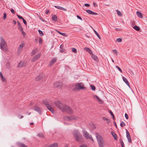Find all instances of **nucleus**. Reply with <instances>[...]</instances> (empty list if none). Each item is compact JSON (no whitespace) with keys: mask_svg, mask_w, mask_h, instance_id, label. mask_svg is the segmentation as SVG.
<instances>
[{"mask_svg":"<svg viewBox=\"0 0 147 147\" xmlns=\"http://www.w3.org/2000/svg\"><path fill=\"white\" fill-rule=\"evenodd\" d=\"M25 65L23 61L20 62L19 64L18 67H21Z\"/></svg>","mask_w":147,"mask_h":147,"instance_id":"a878e982","label":"nucleus"},{"mask_svg":"<svg viewBox=\"0 0 147 147\" xmlns=\"http://www.w3.org/2000/svg\"><path fill=\"white\" fill-rule=\"evenodd\" d=\"M90 87L92 90H95L96 88L95 86L92 85H90Z\"/></svg>","mask_w":147,"mask_h":147,"instance_id":"58836bf2","label":"nucleus"},{"mask_svg":"<svg viewBox=\"0 0 147 147\" xmlns=\"http://www.w3.org/2000/svg\"><path fill=\"white\" fill-rule=\"evenodd\" d=\"M93 5L94 6V7H96L98 6V5L97 4H96L95 3H94V2L93 3Z\"/></svg>","mask_w":147,"mask_h":147,"instance_id":"13d9d810","label":"nucleus"},{"mask_svg":"<svg viewBox=\"0 0 147 147\" xmlns=\"http://www.w3.org/2000/svg\"><path fill=\"white\" fill-rule=\"evenodd\" d=\"M126 137L128 139L129 142L130 143L131 142V140L130 134L128 131L126 129Z\"/></svg>","mask_w":147,"mask_h":147,"instance_id":"6e6552de","label":"nucleus"},{"mask_svg":"<svg viewBox=\"0 0 147 147\" xmlns=\"http://www.w3.org/2000/svg\"><path fill=\"white\" fill-rule=\"evenodd\" d=\"M73 120H77L79 119V117L77 116L73 115Z\"/></svg>","mask_w":147,"mask_h":147,"instance_id":"e433bc0d","label":"nucleus"},{"mask_svg":"<svg viewBox=\"0 0 147 147\" xmlns=\"http://www.w3.org/2000/svg\"><path fill=\"white\" fill-rule=\"evenodd\" d=\"M20 31L22 32V33L23 36H25L26 35V33L23 30Z\"/></svg>","mask_w":147,"mask_h":147,"instance_id":"49530a36","label":"nucleus"},{"mask_svg":"<svg viewBox=\"0 0 147 147\" xmlns=\"http://www.w3.org/2000/svg\"><path fill=\"white\" fill-rule=\"evenodd\" d=\"M16 144L18 146L20 147H28L24 143L20 142L17 143Z\"/></svg>","mask_w":147,"mask_h":147,"instance_id":"9b49d317","label":"nucleus"},{"mask_svg":"<svg viewBox=\"0 0 147 147\" xmlns=\"http://www.w3.org/2000/svg\"><path fill=\"white\" fill-rule=\"evenodd\" d=\"M79 147H87V146L86 144H83L82 145L80 146Z\"/></svg>","mask_w":147,"mask_h":147,"instance_id":"6e6d98bb","label":"nucleus"},{"mask_svg":"<svg viewBox=\"0 0 147 147\" xmlns=\"http://www.w3.org/2000/svg\"><path fill=\"white\" fill-rule=\"evenodd\" d=\"M133 28L135 30H136L137 31H138L140 30V28L138 26H134L133 27Z\"/></svg>","mask_w":147,"mask_h":147,"instance_id":"c756f323","label":"nucleus"},{"mask_svg":"<svg viewBox=\"0 0 147 147\" xmlns=\"http://www.w3.org/2000/svg\"><path fill=\"white\" fill-rule=\"evenodd\" d=\"M0 76L1 77V79L3 82H5L6 80L5 78L3 76L2 73L0 72Z\"/></svg>","mask_w":147,"mask_h":147,"instance_id":"bb28decb","label":"nucleus"},{"mask_svg":"<svg viewBox=\"0 0 147 147\" xmlns=\"http://www.w3.org/2000/svg\"><path fill=\"white\" fill-rule=\"evenodd\" d=\"M116 67L119 71L120 72L122 73V71L121 69L118 66H116Z\"/></svg>","mask_w":147,"mask_h":147,"instance_id":"4c0bfd02","label":"nucleus"},{"mask_svg":"<svg viewBox=\"0 0 147 147\" xmlns=\"http://www.w3.org/2000/svg\"><path fill=\"white\" fill-rule=\"evenodd\" d=\"M63 46L62 44L60 46V48L61 49H63Z\"/></svg>","mask_w":147,"mask_h":147,"instance_id":"e2e57ef3","label":"nucleus"},{"mask_svg":"<svg viewBox=\"0 0 147 147\" xmlns=\"http://www.w3.org/2000/svg\"><path fill=\"white\" fill-rule=\"evenodd\" d=\"M49 12V10H47L45 12L46 14H48Z\"/></svg>","mask_w":147,"mask_h":147,"instance_id":"338daca9","label":"nucleus"},{"mask_svg":"<svg viewBox=\"0 0 147 147\" xmlns=\"http://www.w3.org/2000/svg\"><path fill=\"white\" fill-rule=\"evenodd\" d=\"M34 110L40 114H41V110L40 108L37 106H35L34 107Z\"/></svg>","mask_w":147,"mask_h":147,"instance_id":"f8f14e48","label":"nucleus"},{"mask_svg":"<svg viewBox=\"0 0 147 147\" xmlns=\"http://www.w3.org/2000/svg\"><path fill=\"white\" fill-rule=\"evenodd\" d=\"M77 17L78 19H79L80 20H82V18L80 17L79 16L77 15Z\"/></svg>","mask_w":147,"mask_h":147,"instance_id":"bf43d9fd","label":"nucleus"},{"mask_svg":"<svg viewBox=\"0 0 147 147\" xmlns=\"http://www.w3.org/2000/svg\"><path fill=\"white\" fill-rule=\"evenodd\" d=\"M91 57L93 59L96 61L98 62V59L97 57V56L93 54L92 53V54L91 55Z\"/></svg>","mask_w":147,"mask_h":147,"instance_id":"dca6fc26","label":"nucleus"},{"mask_svg":"<svg viewBox=\"0 0 147 147\" xmlns=\"http://www.w3.org/2000/svg\"><path fill=\"white\" fill-rule=\"evenodd\" d=\"M55 104L63 112H66L70 114L73 113L72 110L70 107L67 105H64L60 101H56Z\"/></svg>","mask_w":147,"mask_h":147,"instance_id":"f257e3e1","label":"nucleus"},{"mask_svg":"<svg viewBox=\"0 0 147 147\" xmlns=\"http://www.w3.org/2000/svg\"><path fill=\"white\" fill-rule=\"evenodd\" d=\"M125 117L127 119H128V115L127 114L125 113Z\"/></svg>","mask_w":147,"mask_h":147,"instance_id":"4d7b16f0","label":"nucleus"},{"mask_svg":"<svg viewBox=\"0 0 147 147\" xmlns=\"http://www.w3.org/2000/svg\"><path fill=\"white\" fill-rule=\"evenodd\" d=\"M43 74L42 73H41L36 78V81H39L41 79L43 78Z\"/></svg>","mask_w":147,"mask_h":147,"instance_id":"ddd939ff","label":"nucleus"},{"mask_svg":"<svg viewBox=\"0 0 147 147\" xmlns=\"http://www.w3.org/2000/svg\"><path fill=\"white\" fill-rule=\"evenodd\" d=\"M42 38H39V44H41L42 42Z\"/></svg>","mask_w":147,"mask_h":147,"instance_id":"37998d69","label":"nucleus"},{"mask_svg":"<svg viewBox=\"0 0 147 147\" xmlns=\"http://www.w3.org/2000/svg\"><path fill=\"white\" fill-rule=\"evenodd\" d=\"M17 24L18 25V28L19 30L20 31L22 30H23V28L22 27L21 24L18 21H17Z\"/></svg>","mask_w":147,"mask_h":147,"instance_id":"a211bd4d","label":"nucleus"},{"mask_svg":"<svg viewBox=\"0 0 147 147\" xmlns=\"http://www.w3.org/2000/svg\"><path fill=\"white\" fill-rule=\"evenodd\" d=\"M116 41L118 42H122V40L121 38H118L117 39Z\"/></svg>","mask_w":147,"mask_h":147,"instance_id":"ea45409f","label":"nucleus"},{"mask_svg":"<svg viewBox=\"0 0 147 147\" xmlns=\"http://www.w3.org/2000/svg\"><path fill=\"white\" fill-rule=\"evenodd\" d=\"M0 48L1 49H5L7 46L6 42L2 37H0Z\"/></svg>","mask_w":147,"mask_h":147,"instance_id":"39448f33","label":"nucleus"},{"mask_svg":"<svg viewBox=\"0 0 147 147\" xmlns=\"http://www.w3.org/2000/svg\"><path fill=\"white\" fill-rule=\"evenodd\" d=\"M117 13L118 15L119 16H121L122 15V14L121 13L120 11H119L118 10H116Z\"/></svg>","mask_w":147,"mask_h":147,"instance_id":"72a5a7b5","label":"nucleus"},{"mask_svg":"<svg viewBox=\"0 0 147 147\" xmlns=\"http://www.w3.org/2000/svg\"><path fill=\"white\" fill-rule=\"evenodd\" d=\"M60 52L61 53L65 52V50L64 49H61L60 51Z\"/></svg>","mask_w":147,"mask_h":147,"instance_id":"3c124183","label":"nucleus"},{"mask_svg":"<svg viewBox=\"0 0 147 147\" xmlns=\"http://www.w3.org/2000/svg\"><path fill=\"white\" fill-rule=\"evenodd\" d=\"M122 78L123 81L129 87H130V85L129 84V82L127 80V79L125 78L123 76H122Z\"/></svg>","mask_w":147,"mask_h":147,"instance_id":"2eb2a0df","label":"nucleus"},{"mask_svg":"<svg viewBox=\"0 0 147 147\" xmlns=\"http://www.w3.org/2000/svg\"><path fill=\"white\" fill-rule=\"evenodd\" d=\"M103 119L106 121L108 125H109L110 123V121L109 119L106 118L105 117H102Z\"/></svg>","mask_w":147,"mask_h":147,"instance_id":"4be33fe9","label":"nucleus"},{"mask_svg":"<svg viewBox=\"0 0 147 147\" xmlns=\"http://www.w3.org/2000/svg\"><path fill=\"white\" fill-rule=\"evenodd\" d=\"M111 133L112 136L115 139V140H117V139L118 138L116 134L113 131H111Z\"/></svg>","mask_w":147,"mask_h":147,"instance_id":"aec40b11","label":"nucleus"},{"mask_svg":"<svg viewBox=\"0 0 147 147\" xmlns=\"http://www.w3.org/2000/svg\"><path fill=\"white\" fill-rule=\"evenodd\" d=\"M37 49H35L33 50L31 52V55L32 56L34 55L37 52Z\"/></svg>","mask_w":147,"mask_h":147,"instance_id":"cd10ccee","label":"nucleus"},{"mask_svg":"<svg viewBox=\"0 0 147 147\" xmlns=\"http://www.w3.org/2000/svg\"><path fill=\"white\" fill-rule=\"evenodd\" d=\"M73 136L76 141L79 142H80L83 140V137L78 130H75L72 132Z\"/></svg>","mask_w":147,"mask_h":147,"instance_id":"f03ea898","label":"nucleus"},{"mask_svg":"<svg viewBox=\"0 0 147 147\" xmlns=\"http://www.w3.org/2000/svg\"><path fill=\"white\" fill-rule=\"evenodd\" d=\"M84 5L86 7H89L90 6V5L87 3L85 4Z\"/></svg>","mask_w":147,"mask_h":147,"instance_id":"69168bd1","label":"nucleus"},{"mask_svg":"<svg viewBox=\"0 0 147 147\" xmlns=\"http://www.w3.org/2000/svg\"><path fill=\"white\" fill-rule=\"evenodd\" d=\"M40 53H39L38 55H37L35 56H34L33 57V58L32 59V62H34L35 61L37 60L38 59L40 58Z\"/></svg>","mask_w":147,"mask_h":147,"instance_id":"1a4fd4ad","label":"nucleus"},{"mask_svg":"<svg viewBox=\"0 0 147 147\" xmlns=\"http://www.w3.org/2000/svg\"><path fill=\"white\" fill-rule=\"evenodd\" d=\"M94 31L95 34L97 36H98L99 34L98 33V32L96 31L94 29Z\"/></svg>","mask_w":147,"mask_h":147,"instance_id":"8fccbe9b","label":"nucleus"},{"mask_svg":"<svg viewBox=\"0 0 147 147\" xmlns=\"http://www.w3.org/2000/svg\"><path fill=\"white\" fill-rule=\"evenodd\" d=\"M10 11H11V13L13 14H15V11H14V10L13 9H11L10 10Z\"/></svg>","mask_w":147,"mask_h":147,"instance_id":"603ef678","label":"nucleus"},{"mask_svg":"<svg viewBox=\"0 0 147 147\" xmlns=\"http://www.w3.org/2000/svg\"><path fill=\"white\" fill-rule=\"evenodd\" d=\"M24 45L23 43H21L19 46V47L22 48L24 46Z\"/></svg>","mask_w":147,"mask_h":147,"instance_id":"de8ad7c7","label":"nucleus"},{"mask_svg":"<svg viewBox=\"0 0 147 147\" xmlns=\"http://www.w3.org/2000/svg\"><path fill=\"white\" fill-rule=\"evenodd\" d=\"M37 136L42 138H44V135L41 133L38 134H37Z\"/></svg>","mask_w":147,"mask_h":147,"instance_id":"c85d7f7f","label":"nucleus"},{"mask_svg":"<svg viewBox=\"0 0 147 147\" xmlns=\"http://www.w3.org/2000/svg\"><path fill=\"white\" fill-rule=\"evenodd\" d=\"M52 21L56 22L57 20V17L55 15H53L52 17Z\"/></svg>","mask_w":147,"mask_h":147,"instance_id":"5701e85b","label":"nucleus"},{"mask_svg":"<svg viewBox=\"0 0 147 147\" xmlns=\"http://www.w3.org/2000/svg\"><path fill=\"white\" fill-rule=\"evenodd\" d=\"M115 30L116 31H120V30H121V29L118 28H115Z\"/></svg>","mask_w":147,"mask_h":147,"instance_id":"774afa93","label":"nucleus"},{"mask_svg":"<svg viewBox=\"0 0 147 147\" xmlns=\"http://www.w3.org/2000/svg\"><path fill=\"white\" fill-rule=\"evenodd\" d=\"M61 83L58 81L54 83V87L56 88H61Z\"/></svg>","mask_w":147,"mask_h":147,"instance_id":"9d476101","label":"nucleus"},{"mask_svg":"<svg viewBox=\"0 0 147 147\" xmlns=\"http://www.w3.org/2000/svg\"><path fill=\"white\" fill-rule=\"evenodd\" d=\"M39 18H40V20L42 21V22H45V20H44V19H42V18L41 17H39Z\"/></svg>","mask_w":147,"mask_h":147,"instance_id":"680f3d73","label":"nucleus"},{"mask_svg":"<svg viewBox=\"0 0 147 147\" xmlns=\"http://www.w3.org/2000/svg\"><path fill=\"white\" fill-rule=\"evenodd\" d=\"M73 116H71L70 117L66 116L65 117V119L68 121H70L71 120H73Z\"/></svg>","mask_w":147,"mask_h":147,"instance_id":"4468645a","label":"nucleus"},{"mask_svg":"<svg viewBox=\"0 0 147 147\" xmlns=\"http://www.w3.org/2000/svg\"><path fill=\"white\" fill-rule=\"evenodd\" d=\"M22 20H23V22L24 23V24L25 25L26 24H27V22L26 21V20L24 19H23Z\"/></svg>","mask_w":147,"mask_h":147,"instance_id":"864d4df0","label":"nucleus"},{"mask_svg":"<svg viewBox=\"0 0 147 147\" xmlns=\"http://www.w3.org/2000/svg\"><path fill=\"white\" fill-rule=\"evenodd\" d=\"M120 125L121 127H122L123 126H125V123L123 122L122 121Z\"/></svg>","mask_w":147,"mask_h":147,"instance_id":"a19ab883","label":"nucleus"},{"mask_svg":"<svg viewBox=\"0 0 147 147\" xmlns=\"http://www.w3.org/2000/svg\"><path fill=\"white\" fill-rule=\"evenodd\" d=\"M17 17H18V18L19 19H21L23 20L24 19L20 15H19L18 14H17Z\"/></svg>","mask_w":147,"mask_h":147,"instance_id":"a18cd8bd","label":"nucleus"},{"mask_svg":"<svg viewBox=\"0 0 147 147\" xmlns=\"http://www.w3.org/2000/svg\"><path fill=\"white\" fill-rule=\"evenodd\" d=\"M56 59L55 58H53L51 60L49 64V66H51L53 65L56 61Z\"/></svg>","mask_w":147,"mask_h":147,"instance_id":"f3484780","label":"nucleus"},{"mask_svg":"<svg viewBox=\"0 0 147 147\" xmlns=\"http://www.w3.org/2000/svg\"><path fill=\"white\" fill-rule=\"evenodd\" d=\"M119 141L121 142V144L122 147H125L124 144L122 139H120Z\"/></svg>","mask_w":147,"mask_h":147,"instance_id":"7c9ffc66","label":"nucleus"},{"mask_svg":"<svg viewBox=\"0 0 147 147\" xmlns=\"http://www.w3.org/2000/svg\"><path fill=\"white\" fill-rule=\"evenodd\" d=\"M18 117L20 119H22V118H23L24 117V116L23 115H21H21H19Z\"/></svg>","mask_w":147,"mask_h":147,"instance_id":"0e129e2a","label":"nucleus"},{"mask_svg":"<svg viewBox=\"0 0 147 147\" xmlns=\"http://www.w3.org/2000/svg\"><path fill=\"white\" fill-rule=\"evenodd\" d=\"M84 50H86L87 52H88L89 54H91L92 52L91 50L89 48L86 47L84 48Z\"/></svg>","mask_w":147,"mask_h":147,"instance_id":"412c9836","label":"nucleus"},{"mask_svg":"<svg viewBox=\"0 0 147 147\" xmlns=\"http://www.w3.org/2000/svg\"><path fill=\"white\" fill-rule=\"evenodd\" d=\"M136 14L138 17L140 18H143V16L142 13L139 12V11H137L136 12Z\"/></svg>","mask_w":147,"mask_h":147,"instance_id":"b1692460","label":"nucleus"},{"mask_svg":"<svg viewBox=\"0 0 147 147\" xmlns=\"http://www.w3.org/2000/svg\"><path fill=\"white\" fill-rule=\"evenodd\" d=\"M97 101H98L99 103L100 104H102L103 103V101L100 99L99 98V99H97Z\"/></svg>","mask_w":147,"mask_h":147,"instance_id":"f704fd0d","label":"nucleus"},{"mask_svg":"<svg viewBox=\"0 0 147 147\" xmlns=\"http://www.w3.org/2000/svg\"><path fill=\"white\" fill-rule=\"evenodd\" d=\"M96 139L99 147H104L105 142L103 138L100 134L97 133L96 134Z\"/></svg>","mask_w":147,"mask_h":147,"instance_id":"7ed1b4c3","label":"nucleus"},{"mask_svg":"<svg viewBox=\"0 0 147 147\" xmlns=\"http://www.w3.org/2000/svg\"><path fill=\"white\" fill-rule=\"evenodd\" d=\"M38 32L39 33L41 36H42L44 35V34L42 32V31L40 30H38Z\"/></svg>","mask_w":147,"mask_h":147,"instance_id":"473e14b6","label":"nucleus"},{"mask_svg":"<svg viewBox=\"0 0 147 147\" xmlns=\"http://www.w3.org/2000/svg\"><path fill=\"white\" fill-rule=\"evenodd\" d=\"M109 113L111 115V116L113 115V113L110 110Z\"/></svg>","mask_w":147,"mask_h":147,"instance_id":"052dcab7","label":"nucleus"},{"mask_svg":"<svg viewBox=\"0 0 147 147\" xmlns=\"http://www.w3.org/2000/svg\"><path fill=\"white\" fill-rule=\"evenodd\" d=\"M93 97L95 99H99V97L96 95H94Z\"/></svg>","mask_w":147,"mask_h":147,"instance_id":"5fc2aeb1","label":"nucleus"},{"mask_svg":"<svg viewBox=\"0 0 147 147\" xmlns=\"http://www.w3.org/2000/svg\"><path fill=\"white\" fill-rule=\"evenodd\" d=\"M44 103L46 105L48 109L52 113H53L54 111L53 109L51 107V105L49 104V102L45 100L44 101Z\"/></svg>","mask_w":147,"mask_h":147,"instance_id":"0eeeda50","label":"nucleus"},{"mask_svg":"<svg viewBox=\"0 0 147 147\" xmlns=\"http://www.w3.org/2000/svg\"><path fill=\"white\" fill-rule=\"evenodd\" d=\"M55 31L56 32H58V33H59L60 34L63 36H66V33H62L61 32H59V31H58L57 30H55Z\"/></svg>","mask_w":147,"mask_h":147,"instance_id":"393cba45","label":"nucleus"},{"mask_svg":"<svg viewBox=\"0 0 147 147\" xmlns=\"http://www.w3.org/2000/svg\"><path fill=\"white\" fill-rule=\"evenodd\" d=\"M71 51L73 52L74 53H77V50L75 48H72Z\"/></svg>","mask_w":147,"mask_h":147,"instance_id":"c9c22d12","label":"nucleus"},{"mask_svg":"<svg viewBox=\"0 0 147 147\" xmlns=\"http://www.w3.org/2000/svg\"><path fill=\"white\" fill-rule=\"evenodd\" d=\"M83 135L84 137L86 139H90L92 142L94 141L91 135L88 133L85 130H83L82 131Z\"/></svg>","mask_w":147,"mask_h":147,"instance_id":"20e7f679","label":"nucleus"},{"mask_svg":"<svg viewBox=\"0 0 147 147\" xmlns=\"http://www.w3.org/2000/svg\"><path fill=\"white\" fill-rule=\"evenodd\" d=\"M54 7L56 8L57 9L62 10H63V11H67V10L65 9V8H63L61 6H55Z\"/></svg>","mask_w":147,"mask_h":147,"instance_id":"6ab92c4d","label":"nucleus"},{"mask_svg":"<svg viewBox=\"0 0 147 147\" xmlns=\"http://www.w3.org/2000/svg\"><path fill=\"white\" fill-rule=\"evenodd\" d=\"M75 88L78 90H84L86 88L84 87L82 83H80L76 84L75 86Z\"/></svg>","mask_w":147,"mask_h":147,"instance_id":"423d86ee","label":"nucleus"},{"mask_svg":"<svg viewBox=\"0 0 147 147\" xmlns=\"http://www.w3.org/2000/svg\"><path fill=\"white\" fill-rule=\"evenodd\" d=\"M86 12L88 14H92L93 12L92 11H91L89 9H87L86 10Z\"/></svg>","mask_w":147,"mask_h":147,"instance_id":"2f4dec72","label":"nucleus"},{"mask_svg":"<svg viewBox=\"0 0 147 147\" xmlns=\"http://www.w3.org/2000/svg\"><path fill=\"white\" fill-rule=\"evenodd\" d=\"M113 52L115 53L116 55H117V51L115 49H114L113 50Z\"/></svg>","mask_w":147,"mask_h":147,"instance_id":"c03bdc74","label":"nucleus"},{"mask_svg":"<svg viewBox=\"0 0 147 147\" xmlns=\"http://www.w3.org/2000/svg\"><path fill=\"white\" fill-rule=\"evenodd\" d=\"M6 13H4V16H3V19L4 20H5L6 18Z\"/></svg>","mask_w":147,"mask_h":147,"instance_id":"09e8293b","label":"nucleus"},{"mask_svg":"<svg viewBox=\"0 0 147 147\" xmlns=\"http://www.w3.org/2000/svg\"><path fill=\"white\" fill-rule=\"evenodd\" d=\"M22 48H20V47H19L18 48V53H20L21 51H22Z\"/></svg>","mask_w":147,"mask_h":147,"instance_id":"79ce46f5","label":"nucleus"}]
</instances>
